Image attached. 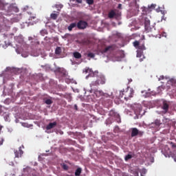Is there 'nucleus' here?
<instances>
[{
    "mask_svg": "<svg viewBox=\"0 0 176 176\" xmlns=\"http://www.w3.org/2000/svg\"><path fill=\"white\" fill-rule=\"evenodd\" d=\"M134 96V89L133 88H127L125 91H121L120 92V98H124L126 101L133 98Z\"/></svg>",
    "mask_w": 176,
    "mask_h": 176,
    "instance_id": "f03ea898",
    "label": "nucleus"
},
{
    "mask_svg": "<svg viewBox=\"0 0 176 176\" xmlns=\"http://www.w3.org/2000/svg\"><path fill=\"white\" fill-rule=\"evenodd\" d=\"M172 157H173V159L174 160V161L176 162V153H175V154H173V155H172Z\"/></svg>",
    "mask_w": 176,
    "mask_h": 176,
    "instance_id": "c9c22d12",
    "label": "nucleus"
},
{
    "mask_svg": "<svg viewBox=\"0 0 176 176\" xmlns=\"http://www.w3.org/2000/svg\"><path fill=\"white\" fill-rule=\"evenodd\" d=\"M87 56H88V57H90L91 58H94L95 55H94V54L90 52V53H89V54H87Z\"/></svg>",
    "mask_w": 176,
    "mask_h": 176,
    "instance_id": "c85d7f7f",
    "label": "nucleus"
},
{
    "mask_svg": "<svg viewBox=\"0 0 176 176\" xmlns=\"http://www.w3.org/2000/svg\"><path fill=\"white\" fill-rule=\"evenodd\" d=\"M129 81H130V82H132V81H133V80L130 79V80H129Z\"/></svg>",
    "mask_w": 176,
    "mask_h": 176,
    "instance_id": "de8ad7c7",
    "label": "nucleus"
},
{
    "mask_svg": "<svg viewBox=\"0 0 176 176\" xmlns=\"http://www.w3.org/2000/svg\"><path fill=\"white\" fill-rule=\"evenodd\" d=\"M45 103L47 104V105H51V104H53V100L51 99H47L45 100Z\"/></svg>",
    "mask_w": 176,
    "mask_h": 176,
    "instance_id": "4be33fe9",
    "label": "nucleus"
},
{
    "mask_svg": "<svg viewBox=\"0 0 176 176\" xmlns=\"http://www.w3.org/2000/svg\"><path fill=\"white\" fill-rule=\"evenodd\" d=\"M35 19H36V16L34 14L31 15L30 17H29V21L30 20H35Z\"/></svg>",
    "mask_w": 176,
    "mask_h": 176,
    "instance_id": "7c9ffc66",
    "label": "nucleus"
},
{
    "mask_svg": "<svg viewBox=\"0 0 176 176\" xmlns=\"http://www.w3.org/2000/svg\"><path fill=\"white\" fill-rule=\"evenodd\" d=\"M173 82H174V79L172 78L168 81V83H173Z\"/></svg>",
    "mask_w": 176,
    "mask_h": 176,
    "instance_id": "4c0bfd02",
    "label": "nucleus"
},
{
    "mask_svg": "<svg viewBox=\"0 0 176 176\" xmlns=\"http://www.w3.org/2000/svg\"><path fill=\"white\" fill-rule=\"evenodd\" d=\"M86 27H87V22L85 21L81 20L77 23V28H78V30H85Z\"/></svg>",
    "mask_w": 176,
    "mask_h": 176,
    "instance_id": "423d86ee",
    "label": "nucleus"
},
{
    "mask_svg": "<svg viewBox=\"0 0 176 176\" xmlns=\"http://www.w3.org/2000/svg\"><path fill=\"white\" fill-rule=\"evenodd\" d=\"M4 142H5V138L1 137L0 138V146H1V145H3Z\"/></svg>",
    "mask_w": 176,
    "mask_h": 176,
    "instance_id": "bb28decb",
    "label": "nucleus"
},
{
    "mask_svg": "<svg viewBox=\"0 0 176 176\" xmlns=\"http://www.w3.org/2000/svg\"><path fill=\"white\" fill-rule=\"evenodd\" d=\"M131 137H137V135H139L140 137H142V135H144V131H139L138 129L137 128H132L131 129Z\"/></svg>",
    "mask_w": 176,
    "mask_h": 176,
    "instance_id": "20e7f679",
    "label": "nucleus"
},
{
    "mask_svg": "<svg viewBox=\"0 0 176 176\" xmlns=\"http://www.w3.org/2000/svg\"><path fill=\"white\" fill-rule=\"evenodd\" d=\"M98 50L100 53L104 54V53H108L109 52H113L115 50V47L113 45H103L102 47H99Z\"/></svg>",
    "mask_w": 176,
    "mask_h": 176,
    "instance_id": "7ed1b4c3",
    "label": "nucleus"
},
{
    "mask_svg": "<svg viewBox=\"0 0 176 176\" xmlns=\"http://www.w3.org/2000/svg\"><path fill=\"white\" fill-rule=\"evenodd\" d=\"M116 16V12H115L113 10H111L109 12V19H113Z\"/></svg>",
    "mask_w": 176,
    "mask_h": 176,
    "instance_id": "f3484780",
    "label": "nucleus"
},
{
    "mask_svg": "<svg viewBox=\"0 0 176 176\" xmlns=\"http://www.w3.org/2000/svg\"><path fill=\"white\" fill-rule=\"evenodd\" d=\"M38 45H39V42H37Z\"/></svg>",
    "mask_w": 176,
    "mask_h": 176,
    "instance_id": "603ef678",
    "label": "nucleus"
},
{
    "mask_svg": "<svg viewBox=\"0 0 176 176\" xmlns=\"http://www.w3.org/2000/svg\"><path fill=\"white\" fill-rule=\"evenodd\" d=\"M74 108L76 109V111H78V106L76 104L74 105Z\"/></svg>",
    "mask_w": 176,
    "mask_h": 176,
    "instance_id": "79ce46f5",
    "label": "nucleus"
},
{
    "mask_svg": "<svg viewBox=\"0 0 176 176\" xmlns=\"http://www.w3.org/2000/svg\"><path fill=\"white\" fill-rule=\"evenodd\" d=\"M138 49H139L140 50H145V45L144 44H139V47H138Z\"/></svg>",
    "mask_w": 176,
    "mask_h": 176,
    "instance_id": "412c9836",
    "label": "nucleus"
},
{
    "mask_svg": "<svg viewBox=\"0 0 176 176\" xmlns=\"http://www.w3.org/2000/svg\"><path fill=\"white\" fill-rule=\"evenodd\" d=\"M94 94L96 96V97H101L102 96L107 97V96L106 94H104L102 91H100V90H96L94 91Z\"/></svg>",
    "mask_w": 176,
    "mask_h": 176,
    "instance_id": "9b49d317",
    "label": "nucleus"
},
{
    "mask_svg": "<svg viewBox=\"0 0 176 176\" xmlns=\"http://www.w3.org/2000/svg\"><path fill=\"white\" fill-rule=\"evenodd\" d=\"M148 9H155V8H156V5H154V4H151V6H148Z\"/></svg>",
    "mask_w": 176,
    "mask_h": 176,
    "instance_id": "2f4dec72",
    "label": "nucleus"
},
{
    "mask_svg": "<svg viewBox=\"0 0 176 176\" xmlns=\"http://www.w3.org/2000/svg\"><path fill=\"white\" fill-rule=\"evenodd\" d=\"M169 145H170L172 149H175L176 144L173 142H169Z\"/></svg>",
    "mask_w": 176,
    "mask_h": 176,
    "instance_id": "a878e982",
    "label": "nucleus"
},
{
    "mask_svg": "<svg viewBox=\"0 0 176 176\" xmlns=\"http://www.w3.org/2000/svg\"><path fill=\"white\" fill-rule=\"evenodd\" d=\"M133 46L136 47V49H138V47L140 46V42L138 41L133 42Z\"/></svg>",
    "mask_w": 176,
    "mask_h": 176,
    "instance_id": "b1692460",
    "label": "nucleus"
},
{
    "mask_svg": "<svg viewBox=\"0 0 176 176\" xmlns=\"http://www.w3.org/2000/svg\"><path fill=\"white\" fill-rule=\"evenodd\" d=\"M84 72L85 74H88V75L86 76V79H88V78H96V80H94L90 83V87L91 90L97 89L100 85H105L107 82L105 76H104V74H100L98 71L94 72L93 69L89 67H86L84 70Z\"/></svg>",
    "mask_w": 176,
    "mask_h": 176,
    "instance_id": "f257e3e1",
    "label": "nucleus"
},
{
    "mask_svg": "<svg viewBox=\"0 0 176 176\" xmlns=\"http://www.w3.org/2000/svg\"><path fill=\"white\" fill-rule=\"evenodd\" d=\"M57 126V122H50L48 125L46 126V130H52V129H54L55 126Z\"/></svg>",
    "mask_w": 176,
    "mask_h": 176,
    "instance_id": "f8f14e48",
    "label": "nucleus"
},
{
    "mask_svg": "<svg viewBox=\"0 0 176 176\" xmlns=\"http://www.w3.org/2000/svg\"><path fill=\"white\" fill-rule=\"evenodd\" d=\"M5 10V4L0 1V10Z\"/></svg>",
    "mask_w": 176,
    "mask_h": 176,
    "instance_id": "393cba45",
    "label": "nucleus"
},
{
    "mask_svg": "<svg viewBox=\"0 0 176 176\" xmlns=\"http://www.w3.org/2000/svg\"><path fill=\"white\" fill-rule=\"evenodd\" d=\"M152 27L151 26V20L148 17L144 18V30L146 32H151L152 31Z\"/></svg>",
    "mask_w": 176,
    "mask_h": 176,
    "instance_id": "39448f33",
    "label": "nucleus"
},
{
    "mask_svg": "<svg viewBox=\"0 0 176 176\" xmlns=\"http://www.w3.org/2000/svg\"><path fill=\"white\" fill-rule=\"evenodd\" d=\"M76 27H78V23H72L67 28V30L69 31H72L74 28H76Z\"/></svg>",
    "mask_w": 176,
    "mask_h": 176,
    "instance_id": "4468645a",
    "label": "nucleus"
},
{
    "mask_svg": "<svg viewBox=\"0 0 176 176\" xmlns=\"http://www.w3.org/2000/svg\"><path fill=\"white\" fill-rule=\"evenodd\" d=\"M59 8L61 9L63 8V5H59Z\"/></svg>",
    "mask_w": 176,
    "mask_h": 176,
    "instance_id": "a18cd8bd",
    "label": "nucleus"
},
{
    "mask_svg": "<svg viewBox=\"0 0 176 176\" xmlns=\"http://www.w3.org/2000/svg\"><path fill=\"white\" fill-rule=\"evenodd\" d=\"M168 108H169L168 103H167V102L166 101H164L162 109L164 110L165 113H167V112H168Z\"/></svg>",
    "mask_w": 176,
    "mask_h": 176,
    "instance_id": "6e6552de",
    "label": "nucleus"
},
{
    "mask_svg": "<svg viewBox=\"0 0 176 176\" xmlns=\"http://www.w3.org/2000/svg\"><path fill=\"white\" fill-rule=\"evenodd\" d=\"M77 3H82V0H76Z\"/></svg>",
    "mask_w": 176,
    "mask_h": 176,
    "instance_id": "58836bf2",
    "label": "nucleus"
},
{
    "mask_svg": "<svg viewBox=\"0 0 176 176\" xmlns=\"http://www.w3.org/2000/svg\"><path fill=\"white\" fill-rule=\"evenodd\" d=\"M141 176H144L143 174H141Z\"/></svg>",
    "mask_w": 176,
    "mask_h": 176,
    "instance_id": "09e8293b",
    "label": "nucleus"
},
{
    "mask_svg": "<svg viewBox=\"0 0 176 176\" xmlns=\"http://www.w3.org/2000/svg\"><path fill=\"white\" fill-rule=\"evenodd\" d=\"M14 153L15 155V157H21L23 156V154L24 153V151L21 150V146L19 148V150H14Z\"/></svg>",
    "mask_w": 176,
    "mask_h": 176,
    "instance_id": "0eeeda50",
    "label": "nucleus"
},
{
    "mask_svg": "<svg viewBox=\"0 0 176 176\" xmlns=\"http://www.w3.org/2000/svg\"><path fill=\"white\" fill-rule=\"evenodd\" d=\"M22 148H24V146H23V145H22Z\"/></svg>",
    "mask_w": 176,
    "mask_h": 176,
    "instance_id": "3c124183",
    "label": "nucleus"
},
{
    "mask_svg": "<svg viewBox=\"0 0 176 176\" xmlns=\"http://www.w3.org/2000/svg\"><path fill=\"white\" fill-rule=\"evenodd\" d=\"M87 3H88V5H93L94 0H87Z\"/></svg>",
    "mask_w": 176,
    "mask_h": 176,
    "instance_id": "c756f323",
    "label": "nucleus"
},
{
    "mask_svg": "<svg viewBox=\"0 0 176 176\" xmlns=\"http://www.w3.org/2000/svg\"><path fill=\"white\" fill-rule=\"evenodd\" d=\"M109 116H111L112 118H116L117 119H120V116L119 113H116L114 110H111L109 112Z\"/></svg>",
    "mask_w": 176,
    "mask_h": 176,
    "instance_id": "1a4fd4ad",
    "label": "nucleus"
},
{
    "mask_svg": "<svg viewBox=\"0 0 176 176\" xmlns=\"http://www.w3.org/2000/svg\"><path fill=\"white\" fill-rule=\"evenodd\" d=\"M2 113V106H0V115Z\"/></svg>",
    "mask_w": 176,
    "mask_h": 176,
    "instance_id": "ea45409f",
    "label": "nucleus"
},
{
    "mask_svg": "<svg viewBox=\"0 0 176 176\" xmlns=\"http://www.w3.org/2000/svg\"><path fill=\"white\" fill-rule=\"evenodd\" d=\"M50 17L51 19H52V20H57V18L58 17V14L52 13L50 14Z\"/></svg>",
    "mask_w": 176,
    "mask_h": 176,
    "instance_id": "aec40b11",
    "label": "nucleus"
},
{
    "mask_svg": "<svg viewBox=\"0 0 176 176\" xmlns=\"http://www.w3.org/2000/svg\"><path fill=\"white\" fill-rule=\"evenodd\" d=\"M22 126H23V127H28V124H27V123H25V122H23V123H22Z\"/></svg>",
    "mask_w": 176,
    "mask_h": 176,
    "instance_id": "f704fd0d",
    "label": "nucleus"
},
{
    "mask_svg": "<svg viewBox=\"0 0 176 176\" xmlns=\"http://www.w3.org/2000/svg\"><path fill=\"white\" fill-rule=\"evenodd\" d=\"M133 157V155L128 154L125 156L124 160L126 162H127V160H130V159H131Z\"/></svg>",
    "mask_w": 176,
    "mask_h": 176,
    "instance_id": "5701e85b",
    "label": "nucleus"
},
{
    "mask_svg": "<svg viewBox=\"0 0 176 176\" xmlns=\"http://www.w3.org/2000/svg\"><path fill=\"white\" fill-rule=\"evenodd\" d=\"M142 174H146V169L143 168V169L142 170Z\"/></svg>",
    "mask_w": 176,
    "mask_h": 176,
    "instance_id": "e433bc0d",
    "label": "nucleus"
},
{
    "mask_svg": "<svg viewBox=\"0 0 176 176\" xmlns=\"http://www.w3.org/2000/svg\"><path fill=\"white\" fill-rule=\"evenodd\" d=\"M63 170H68V165L64 164L63 165Z\"/></svg>",
    "mask_w": 176,
    "mask_h": 176,
    "instance_id": "473e14b6",
    "label": "nucleus"
},
{
    "mask_svg": "<svg viewBox=\"0 0 176 176\" xmlns=\"http://www.w3.org/2000/svg\"><path fill=\"white\" fill-rule=\"evenodd\" d=\"M2 126L0 124V134H1V130H2Z\"/></svg>",
    "mask_w": 176,
    "mask_h": 176,
    "instance_id": "c03bdc74",
    "label": "nucleus"
},
{
    "mask_svg": "<svg viewBox=\"0 0 176 176\" xmlns=\"http://www.w3.org/2000/svg\"><path fill=\"white\" fill-rule=\"evenodd\" d=\"M129 81H130V82H132V81H133V80L130 79V80H129Z\"/></svg>",
    "mask_w": 176,
    "mask_h": 176,
    "instance_id": "49530a36",
    "label": "nucleus"
},
{
    "mask_svg": "<svg viewBox=\"0 0 176 176\" xmlns=\"http://www.w3.org/2000/svg\"><path fill=\"white\" fill-rule=\"evenodd\" d=\"M62 52H63V50L61 49V47H57L55 50L56 54H61Z\"/></svg>",
    "mask_w": 176,
    "mask_h": 176,
    "instance_id": "a211bd4d",
    "label": "nucleus"
},
{
    "mask_svg": "<svg viewBox=\"0 0 176 176\" xmlns=\"http://www.w3.org/2000/svg\"><path fill=\"white\" fill-rule=\"evenodd\" d=\"M120 8H122V4L118 5V9H120Z\"/></svg>",
    "mask_w": 176,
    "mask_h": 176,
    "instance_id": "37998d69",
    "label": "nucleus"
},
{
    "mask_svg": "<svg viewBox=\"0 0 176 176\" xmlns=\"http://www.w3.org/2000/svg\"><path fill=\"white\" fill-rule=\"evenodd\" d=\"M151 124H152V126H153V124H155V127H160V124H162V121H160V120L157 119Z\"/></svg>",
    "mask_w": 176,
    "mask_h": 176,
    "instance_id": "2eb2a0df",
    "label": "nucleus"
},
{
    "mask_svg": "<svg viewBox=\"0 0 176 176\" xmlns=\"http://www.w3.org/2000/svg\"><path fill=\"white\" fill-rule=\"evenodd\" d=\"M142 93H145L146 97H151V96H156V92H153V91H151V89H148V92H146V91H142Z\"/></svg>",
    "mask_w": 176,
    "mask_h": 176,
    "instance_id": "9d476101",
    "label": "nucleus"
},
{
    "mask_svg": "<svg viewBox=\"0 0 176 176\" xmlns=\"http://www.w3.org/2000/svg\"><path fill=\"white\" fill-rule=\"evenodd\" d=\"M136 8H138V6H136Z\"/></svg>",
    "mask_w": 176,
    "mask_h": 176,
    "instance_id": "8fccbe9b",
    "label": "nucleus"
},
{
    "mask_svg": "<svg viewBox=\"0 0 176 176\" xmlns=\"http://www.w3.org/2000/svg\"><path fill=\"white\" fill-rule=\"evenodd\" d=\"M132 174H133V175L131 176H140V175L138 174V171L137 170H132Z\"/></svg>",
    "mask_w": 176,
    "mask_h": 176,
    "instance_id": "cd10ccee",
    "label": "nucleus"
},
{
    "mask_svg": "<svg viewBox=\"0 0 176 176\" xmlns=\"http://www.w3.org/2000/svg\"><path fill=\"white\" fill-rule=\"evenodd\" d=\"M142 52H138L137 53V57H142Z\"/></svg>",
    "mask_w": 176,
    "mask_h": 176,
    "instance_id": "72a5a7b5",
    "label": "nucleus"
},
{
    "mask_svg": "<svg viewBox=\"0 0 176 176\" xmlns=\"http://www.w3.org/2000/svg\"><path fill=\"white\" fill-rule=\"evenodd\" d=\"M32 39H33V38H32V36H30V37L28 38V40H29V41H32Z\"/></svg>",
    "mask_w": 176,
    "mask_h": 176,
    "instance_id": "a19ab883",
    "label": "nucleus"
},
{
    "mask_svg": "<svg viewBox=\"0 0 176 176\" xmlns=\"http://www.w3.org/2000/svg\"><path fill=\"white\" fill-rule=\"evenodd\" d=\"M73 56L74 58H82V54L78 52H74Z\"/></svg>",
    "mask_w": 176,
    "mask_h": 176,
    "instance_id": "dca6fc26",
    "label": "nucleus"
},
{
    "mask_svg": "<svg viewBox=\"0 0 176 176\" xmlns=\"http://www.w3.org/2000/svg\"><path fill=\"white\" fill-rule=\"evenodd\" d=\"M80 174H82V168H78L76 170L75 175L76 176H80Z\"/></svg>",
    "mask_w": 176,
    "mask_h": 176,
    "instance_id": "6ab92c4d",
    "label": "nucleus"
},
{
    "mask_svg": "<svg viewBox=\"0 0 176 176\" xmlns=\"http://www.w3.org/2000/svg\"><path fill=\"white\" fill-rule=\"evenodd\" d=\"M142 14H148V13H151V12H152V10H151L149 7L148 8L143 7L142 8Z\"/></svg>",
    "mask_w": 176,
    "mask_h": 176,
    "instance_id": "ddd939ff",
    "label": "nucleus"
}]
</instances>
